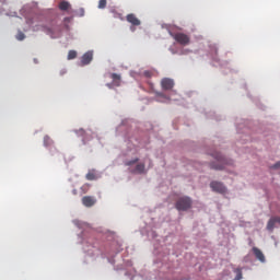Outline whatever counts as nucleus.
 Here are the masks:
<instances>
[{
    "label": "nucleus",
    "mask_w": 280,
    "mask_h": 280,
    "mask_svg": "<svg viewBox=\"0 0 280 280\" xmlns=\"http://www.w3.org/2000/svg\"><path fill=\"white\" fill-rule=\"evenodd\" d=\"M191 205H194V201L188 196L179 197L175 203V208L177 211H188V209H191Z\"/></svg>",
    "instance_id": "obj_1"
},
{
    "label": "nucleus",
    "mask_w": 280,
    "mask_h": 280,
    "mask_svg": "<svg viewBox=\"0 0 280 280\" xmlns=\"http://www.w3.org/2000/svg\"><path fill=\"white\" fill-rule=\"evenodd\" d=\"M213 159H215L217 163H210V170H224V165H226V159L222 156V154L214 152L212 153Z\"/></svg>",
    "instance_id": "obj_2"
},
{
    "label": "nucleus",
    "mask_w": 280,
    "mask_h": 280,
    "mask_svg": "<svg viewBox=\"0 0 280 280\" xmlns=\"http://www.w3.org/2000/svg\"><path fill=\"white\" fill-rule=\"evenodd\" d=\"M172 38L178 43V45H183L184 47L189 45L191 38L189 35L185 33H171Z\"/></svg>",
    "instance_id": "obj_3"
},
{
    "label": "nucleus",
    "mask_w": 280,
    "mask_h": 280,
    "mask_svg": "<svg viewBox=\"0 0 280 280\" xmlns=\"http://www.w3.org/2000/svg\"><path fill=\"white\" fill-rule=\"evenodd\" d=\"M210 187H211L212 191H217L218 194L226 192V187L224 186V184H222L220 182H211Z\"/></svg>",
    "instance_id": "obj_4"
},
{
    "label": "nucleus",
    "mask_w": 280,
    "mask_h": 280,
    "mask_svg": "<svg viewBox=\"0 0 280 280\" xmlns=\"http://www.w3.org/2000/svg\"><path fill=\"white\" fill-rule=\"evenodd\" d=\"M161 86L164 91H172L174 89V80L164 78L161 81Z\"/></svg>",
    "instance_id": "obj_5"
},
{
    "label": "nucleus",
    "mask_w": 280,
    "mask_h": 280,
    "mask_svg": "<svg viewBox=\"0 0 280 280\" xmlns=\"http://www.w3.org/2000/svg\"><path fill=\"white\" fill-rule=\"evenodd\" d=\"M95 202H97V199H95L93 196H84L82 198V205L84 207L91 208L95 205Z\"/></svg>",
    "instance_id": "obj_6"
},
{
    "label": "nucleus",
    "mask_w": 280,
    "mask_h": 280,
    "mask_svg": "<svg viewBox=\"0 0 280 280\" xmlns=\"http://www.w3.org/2000/svg\"><path fill=\"white\" fill-rule=\"evenodd\" d=\"M127 22L130 23L133 26H139L141 25V20L137 18V15H135V13H130L126 16Z\"/></svg>",
    "instance_id": "obj_7"
},
{
    "label": "nucleus",
    "mask_w": 280,
    "mask_h": 280,
    "mask_svg": "<svg viewBox=\"0 0 280 280\" xmlns=\"http://www.w3.org/2000/svg\"><path fill=\"white\" fill-rule=\"evenodd\" d=\"M280 224V217H272L271 219H269L268 223H267V231H270L272 233V231H275V224Z\"/></svg>",
    "instance_id": "obj_8"
},
{
    "label": "nucleus",
    "mask_w": 280,
    "mask_h": 280,
    "mask_svg": "<svg viewBox=\"0 0 280 280\" xmlns=\"http://www.w3.org/2000/svg\"><path fill=\"white\" fill-rule=\"evenodd\" d=\"M93 60V52L88 51L85 52L81 58V63L84 65H91V61Z\"/></svg>",
    "instance_id": "obj_9"
},
{
    "label": "nucleus",
    "mask_w": 280,
    "mask_h": 280,
    "mask_svg": "<svg viewBox=\"0 0 280 280\" xmlns=\"http://www.w3.org/2000/svg\"><path fill=\"white\" fill-rule=\"evenodd\" d=\"M253 253H254L256 259H258L261 262L266 261V256H264V253L261 252V249H259L257 247H253Z\"/></svg>",
    "instance_id": "obj_10"
},
{
    "label": "nucleus",
    "mask_w": 280,
    "mask_h": 280,
    "mask_svg": "<svg viewBox=\"0 0 280 280\" xmlns=\"http://www.w3.org/2000/svg\"><path fill=\"white\" fill-rule=\"evenodd\" d=\"M110 78L113 80V84L114 86H121V75L117 74V73H112Z\"/></svg>",
    "instance_id": "obj_11"
},
{
    "label": "nucleus",
    "mask_w": 280,
    "mask_h": 280,
    "mask_svg": "<svg viewBox=\"0 0 280 280\" xmlns=\"http://www.w3.org/2000/svg\"><path fill=\"white\" fill-rule=\"evenodd\" d=\"M71 9V3H69V1H61L59 3V10H61L62 12H67V10Z\"/></svg>",
    "instance_id": "obj_12"
},
{
    "label": "nucleus",
    "mask_w": 280,
    "mask_h": 280,
    "mask_svg": "<svg viewBox=\"0 0 280 280\" xmlns=\"http://www.w3.org/2000/svg\"><path fill=\"white\" fill-rule=\"evenodd\" d=\"M143 172H145V164H137L135 173L136 174H143Z\"/></svg>",
    "instance_id": "obj_13"
},
{
    "label": "nucleus",
    "mask_w": 280,
    "mask_h": 280,
    "mask_svg": "<svg viewBox=\"0 0 280 280\" xmlns=\"http://www.w3.org/2000/svg\"><path fill=\"white\" fill-rule=\"evenodd\" d=\"M52 143H54V140H51V138L49 136L44 137V145L46 148H49V145H51Z\"/></svg>",
    "instance_id": "obj_14"
},
{
    "label": "nucleus",
    "mask_w": 280,
    "mask_h": 280,
    "mask_svg": "<svg viewBox=\"0 0 280 280\" xmlns=\"http://www.w3.org/2000/svg\"><path fill=\"white\" fill-rule=\"evenodd\" d=\"M78 58V52L75 50H70L68 52V60H75Z\"/></svg>",
    "instance_id": "obj_15"
},
{
    "label": "nucleus",
    "mask_w": 280,
    "mask_h": 280,
    "mask_svg": "<svg viewBox=\"0 0 280 280\" xmlns=\"http://www.w3.org/2000/svg\"><path fill=\"white\" fill-rule=\"evenodd\" d=\"M15 38H16V40H25V33L19 31Z\"/></svg>",
    "instance_id": "obj_16"
},
{
    "label": "nucleus",
    "mask_w": 280,
    "mask_h": 280,
    "mask_svg": "<svg viewBox=\"0 0 280 280\" xmlns=\"http://www.w3.org/2000/svg\"><path fill=\"white\" fill-rule=\"evenodd\" d=\"M135 163H139V158H136V159H133V160H131V161H127V162L125 163V165H127L128 167H130V165H135Z\"/></svg>",
    "instance_id": "obj_17"
},
{
    "label": "nucleus",
    "mask_w": 280,
    "mask_h": 280,
    "mask_svg": "<svg viewBox=\"0 0 280 280\" xmlns=\"http://www.w3.org/2000/svg\"><path fill=\"white\" fill-rule=\"evenodd\" d=\"M107 0H100L98 1V8L100 10H104L106 8Z\"/></svg>",
    "instance_id": "obj_18"
},
{
    "label": "nucleus",
    "mask_w": 280,
    "mask_h": 280,
    "mask_svg": "<svg viewBox=\"0 0 280 280\" xmlns=\"http://www.w3.org/2000/svg\"><path fill=\"white\" fill-rule=\"evenodd\" d=\"M86 180H95V174L94 173H88L85 175Z\"/></svg>",
    "instance_id": "obj_19"
},
{
    "label": "nucleus",
    "mask_w": 280,
    "mask_h": 280,
    "mask_svg": "<svg viewBox=\"0 0 280 280\" xmlns=\"http://www.w3.org/2000/svg\"><path fill=\"white\" fill-rule=\"evenodd\" d=\"M44 32H46V34H48L49 36H51L54 34V31L51 28H47V27H44L43 28Z\"/></svg>",
    "instance_id": "obj_20"
},
{
    "label": "nucleus",
    "mask_w": 280,
    "mask_h": 280,
    "mask_svg": "<svg viewBox=\"0 0 280 280\" xmlns=\"http://www.w3.org/2000/svg\"><path fill=\"white\" fill-rule=\"evenodd\" d=\"M143 75H144L145 78H152V71L145 70V71L143 72Z\"/></svg>",
    "instance_id": "obj_21"
},
{
    "label": "nucleus",
    "mask_w": 280,
    "mask_h": 280,
    "mask_svg": "<svg viewBox=\"0 0 280 280\" xmlns=\"http://www.w3.org/2000/svg\"><path fill=\"white\" fill-rule=\"evenodd\" d=\"M279 167H280V162H277V163L272 166L273 170H279Z\"/></svg>",
    "instance_id": "obj_22"
},
{
    "label": "nucleus",
    "mask_w": 280,
    "mask_h": 280,
    "mask_svg": "<svg viewBox=\"0 0 280 280\" xmlns=\"http://www.w3.org/2000/svg\"><path fill=\"white\" fill-rule=\"evenodd\" d=\"M79 16H84V9L79 10Z\"/></svg>",
    "instance_id": "obj_23"
},
{
    "label": "nucleus",
    "mask_w": 280,
    "mask_h": 280,
    "mask_svg": "<svg viewBox=\"0 0 280 280\" xmlns=\"http://www.w3.org/2000/svg\"><path fill=\"white\" fill-rule=\"evenodd\" d=\"M106 86H107L108 89H113V86H115V84H113V82H112V83H107Z\"/></svg>",
    "instance_id": "obj_24"
},
{
    "label": "nucleus",
    "mask_w": 280,
    "mask_h": 280,
    "mask_svg": "<svg viewBox=\"0 0 280 280\" xmlns=\"http://www.w3.org/2000/svg\"><path fill=\"white\" fill-rule=\"evenodd\" d=\"M66 21H69V18H66Z\"/></svg>",
    "instance_id": "obj_25"
}]
</instances>
